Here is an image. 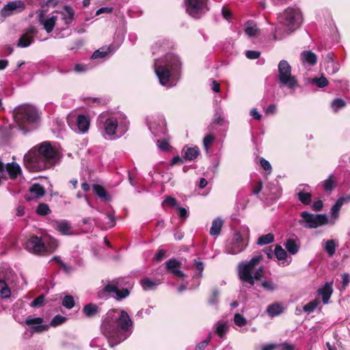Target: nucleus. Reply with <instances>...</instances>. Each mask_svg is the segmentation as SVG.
<instances>
[{
  "label": "nucleus",
  "instance_id": "nucleus-19",
  "mask_svg": "<svg viewBox=\"0 0 350 350\" xmlns=\"http://www.w3.org/2000/svg\"><path fill=\"white\" fill-rule=\"evenodd\" d=\"M200 150L198 146L187 147L183 150V159L188 161H194L200 155Z\"/></svg>",
  "mask_w": 350,
  "mask_h": 350
},
{
  "label": "nucleus",
  "instance_id": "nucleus-23",
  "mask_svg": "<svg viewBox=\"0 0 350 350\" xmlns=\"http://www.w3.org/2000/svg\"><path fill=\"white\" fill-rule=\"evenodd\" d=\"M327 60L325 64V70L329 75H334L339 70V64L333 60L332 54L329 53L327 55Z\"/></svg>",
  "mask_w": 350,
  "mask_h": 350
},
{
  "label": "nucleus",
  "instance_id": "nucleus-24",
  "mask_svg": "<svg viewBox=\"0 0 350 350\" xmlns=\"http://www.w3.org/2000/svg\"><path fill=\"white\" fill-rule=\"evenodd\" d=\"M6 171L8 172L10 178L14 180L16 178L21 174V169L19 165L16 163H10L5 165Z\"/></svg>",
  "mask_w": 350,
  "mask_h": 350
},
{
  "label": "nucleus",
  "instance_id": "nucleus-39",
  "mask_svg": "<svg viewBox=\"0 0 350 350\" xmlns=\"http://www.w3.org/2000/svg\"><path fill=\"white\" fill-rule=\"evenodd\" d=\"M323 187L325 191H332L334 189L336 183L333 175H330L327 179L323 181Z\"/></svg>",
  "mask_w": 350,
  "mask_h": 350
},
{
  "label": "nucleus",
  "instance_id": "nucleus-17",
  "mask_svg": "<svg viewBox=\"0 0 350 350\" xmlns=\"http://www.w3.org/2000/svg\"><path fill=\"white\" fill-rule=\"evenodd\" d=\"M333 282H327L318 290L319 294L321 295L322 301L324 304H327L333 293L332 288Z\"/></svg>",
  "mask_w": 350,
  "mask_h": 350
},
{
  "label": "nucleus",
  "instance_id": "nucleus-56",
  "mask_svg": "<svg viewBox=\"0 0 350 350\" xmlns=\"http://www.w3.org/2000/svg\"><path fill=\"white\" fill-rule=\"evenodd\" d=\"M260 164L264 170H265L269 174L271 172L272 167L267 160L264 158H261L260 159Z\"/></svg>",
  "mask_w": 350,
  "mask_h": 350
},
{
  "label": "nucleus",
  "instance_id": "nucleus-8",
  "mask_svg": "<svg viewBox=\"0 0 350 350\" xmlns=\"http://www.w3.org/2000/svg\"><path fill=\"white\" fill-rule=\"evenodd\" d=\"M186 12L193 18H200L208 10V0H184Z\"/></svg>",
  "mask_w": 350,
  "mask_h": 350
},
{
  "label": "nucleus",
  "instance_id": "nucleus-7",
  "mask_svg": "<svg viewBox=\"0 0 350 350\" xmlns=\"http://www.w3.org/2000/svg\"><path fill=\"white\" fill-rule=\"evenodd\" d=\"M301 217L302 220L299 221V224L307 228H316L328 222V217L325 214L314 215L309 212L304 211L301 213Z\"/></svg>",
  "mask_w": 350,
  "mask_h": 350
},
{
  "label": "nucleus",
  "instance_id": "nucleus-1",
  "mask_svg": "<svg viewBox=\"0 0 350 350\" xmlns=\"http://www.w3.org/2000/svg\"><path fill=\"white\" fill-rule=\"evenodd\" d=\"M118 309L109 310L104 318L101 325V332L107 339L110 347L120 344L125 338L122 337V332H128L133 327V323L129 314L122 310L118 317L115 314Z\"/></svg>",
  "mask_w": 350,
  "mask_h": 350
},
{
  "label": "nucleus",
  "instance_id": "nucleus-4",
  "mask_svg": "<svg viewBox=\"0 0 350 350\" xmlns=\"http://www.w3.org/2000/svg\"><path fill=\"white\" fill-rule=\"evenodd\" d=\"M278 19L280 23L286 26L291 31L299 28L302 22L301 13L299 10L290 7L279 15Z\"/></svg>",
  "mask_w": 350,
  "mask_h": 350
},
{
  "label": "nucleus",
  "instance_id": "nucleus-53",
  "mask_svg": "<svg viewBox=\"0 0 350 350\" xmlns=\"http://www.w3.org/2000/svg\"><path fill=\"white\" fill-rule=\"evenodd\" d=\"M194 267L199 271L198 275L201 277L204 269V265L200 258L194 259Z\"/></svg>",
  "mask_w": 350,
  "mask_h": 350
},
{
  "label": "nucleus",
  "instance_id": "nucleus-48",
  "mask_svg": "<svg viewBox=\"0 0 350 350\" xmlns=\"http://www.w3.org/2000/svg\"><path fill=\"white\" fill-rule=\"evenodd\" d=\"M234 323L239 327H243L247 324V319L241 314L237 313L234 317Z\"/></svg>",
  "mask_w": 350,
  "mask_h": 350
},
{
  "label": "nucleus",
  "instance_id": "nucleus-5",
  "mask_svg": "<svg viewBox=\"0 0 350 350\" xmlns=\"http://www.w3.org/2000/svg\"><path fill=\"white\" fill-rule=\"evenodd\" d=\"M278 78L280 82L290 89H295L298 86L295 76L291 75V66L286 60H281L278 64Z\"/></svg>",
  "mask_w": 350,
  "mask_h": 350
},
{
  "label": "nucleus",
  "instance_id": "nucleus-51",
  "mask_svg": "<svg viewBox=\"0 0 350 350\" xmlns=\"http://www.w3.org/2000/svg\"><path fill=\"white\" fill-rule=\"evenodd\" d=\"M345 105V101L342 98H336L332 103V107L336 111L344 107Z\"/></svg>",
  "mask_w": 350,
  "mask_h": 350
},
{
  "label": "nucleus",
  "instance_id": "nucleus-18",
  "mask_svg": "<svg viewBox=\"0 0 350 350\" xmlns=\"http://www.w3.org/2000/svg\"><path fill=\"white\" fill-rule=\"evenodd\" d=\"M285 308L282 303L275 302L269 304L266 309V312L271 318L282 314Z\"/></svg>",
  "mask_w": 350,
  "mask_h": 350
},
{
  "label": "nucleus",
  "instance_id": "nucleus-20",
  "mask_svg": "<svg viewBox=\"0 0 350 350\" xmlns=\"http://www.w3.org/2000/svg\"><path fill=\"white\" fill-rule=\"evenodd\" d=\"M92 189L95 195L100 198L103 201L108 202L111 200L110 195L102 185L94 184L92 185Z\"/></svg>",
  "mask_w": 350,
  "mask_h": 350
},
{
  "label": "nucleus",
  "instance_id": "nucleus-34",
  "mask_svg": "<svg viewBox=\"0 0 350 350\" xmlns=\"http://www.w3.org/2000/svg\"><path fill=\"white\" fill-rule=\"evenodd\" d=\"M299 200L305 205H309L312 202V194L310 193L301 191L297 193Z\"/></svg>",
  "mask_w": 350,
  "mask_h": 350
},
{
  "label": "nucleus",
  "instance_id": "nucleus-28",
  "mask_svg": "<svg viewBox=\"0 0 350 350\" xmlns=\"http://www.w3.org/2000/svg\"><path fill=\"white\" fill-rule=\"evenodd\" d=\"M57 20V17L56 16H52L51 18L41 21V23L44 26V29L47 33H51L53 30L56 25Z\"/></svg>",
  "mask_w": 350,
  "mask_h": 350
},
{
  "label": "nucleus",
  "instance_id": "nucleus-41",
  "mask_svg": "<svg viewBox=\"0 0 350 350\" xmlns=\"http://www.w3.org/2000/svg\"><path fill=\"white\" fill-rule=\"evenodd\" d=\"M109 53H110L109 47L107 48V49H105L104 48H101L100 49L95 51L93 53L91 58L92 59H97L99 57L103 58V57H106Z\"/></svg>",
  "mask_w": 350,
  "mask_h": 350
},
{
  "label": "nucleus",
  "instance_id": "nucleus-52",
  "mask_svg": "<svg viewBox=\"0 0 350 350\" xmlns=\"http://www.w3.org/2000/svg\"><path fill=\"white\" fill-rule=\"evenodd\" d=\"M157 146L162 151H169L170 150V145L166 139H159L157 140Z\"/></svg>",
  "mask_w": 350,
  "mask_h": 350
},
{
  "label": "nucleus",
  "instance_id": "nucleus-62",
  "mask_svg": "<svg viewBox=\"0 0 350 350\" xmlns=\"http://www.w3.org/2000/svg\"><path fill=\"white\" fill-rule=\"evenodd\" d=\"M218 297H219V291L215 289L213 291L211 297L208 299V303L212 305L217 304L218 302Z\"/></svg>",
  "mask_w": 350,
  "mask_h": 350
},
{
  "label": "nucleus",
  "instance_id": "nucleus-64",
  "mask_svg": "<svg viewBox=\"0 0 350 350\" xmlns=\"http://www.w3.org/2000/svg\"><path fill=\"white\" fill-rule=\"evenodd\" d=\"M278 347H280L281 350H295V346L287 342L278 344Z\"/></svg>",
  "mask_w": 350,
  "mask_h": 350
},
{
  "label": "nucleus",
  "instance_id": "nucleus-29",
  "mask_svg": "<svg viewBox=\"0 0 350 350\" xmlns=\"http://www.w3.org/2000/svg\"><path fill=\"white\" fill-rule=\"evenodd\" d=\"M223 226V221L219 218L214 219L212 222V226L210 229V234L211 236H217L220 234L221 227Z\"/></svg>",
  "mask_w": 350,
  "mask_h": 350
},
{
  "label": "nucleus",
  "instance_id": "nucleus-50",
  "mask_svg": "<svg viewBox=\"0 0 350 350\" xmlns=\"http://www.w3.org/2000/svg\"><path fill=\"white\" fill-rule=\"evenodd\" d=\"M318 304H319L318 301L312 300V301H310L309 303H308L307 304H306L304 306L303 310L304 312H312L317 308Z\"/></svg>",
  "mask_w": 350,
  "mask_h": 350
},
{
  "label": "nucleus",
  "instance_id": "nucleus-43",
  "mask_svg": "<svg viewBox=\"0 0 350 350\" xmlns=\"http://www.w3.org/2000/svg\"><path fill=\"white\" fill-rule=\"evenodd\" d=\"M228 326L226 323H218L216 327L215 332L220 338H224L227 332Z\"/></svg>",
  "mask_w": 350,
  "mask_h": 350
},
{
  "label": "nucleus",
  "instance_id": "nucleus-11",
  "mask_svg": "<svg viewBox=\"0 0 350 350\" xmlns=\"http://www.w3.org/2000/svg\"><path fill=\"white\" fill-rule=\"evenodd\" d=\"M26 8L25 3L21 0H16L8 2L0 11L1 17H8L14 13H19Z\"/></svg>",
  "mask_w": 350,
  "mask_h": 350
},
{
  "label": "nucleus",
  "instance_id": "nucleus-16",
  "mask_svg": "<svg viewBox=\"0 0 350 350\" xmlns=\"http://www.w3.org/2000/svg\"><path fill=\"white\" fill-rule=\"evenodd\" d=\"M37 33L35 27H29L26 32L23 34L17 43L18 47H27L33 42V37Z\"/></svg>",
  "mask_w": 350,
  "mask_h": 350
},
{
  "label": "nucleus",
  "instance_id": "nucleus-12",
  "mask_svg": "<svg viewBox=\"0 0 350 350\" xmlns=\"http://www.w3.org/2000/svg\"><path fill=\"white\" fill-rule=\"evenodd\" d=\"M100 123L103 124L105 133L109 136L116 134L118 127V120L114 117H107V114L101 113L98 118Z\"/></svg>",
  "mask_w": 350,
  "mask_h": 350
},
{
  "label": "nucleus",
  "instance_id": "nucleus-30",
  "mask_svg": "<svg viewBox=\"0 0 350 350\" xmlns=\"http://www.w3.org/2000/svg\"><path fill=\"white\" fill-rule=\"evenodd\" d=\"M56 230L62 234L67 235L70 234L71 226L66 221H61L57 223Z\"/></svg>",
  "mask_w": 350,
  "mask_h": 350
},
{
  "label": "nucleus",
  "instance_id": "nucleus-15",
  "mask_svg": "<svg viewBox=\"0 0 350 350\" xmlns=\"http://www.w3.org/2000/svg\"><path fill=\"white\" fill-rule=\"evenodd\" d=\"M170 64L159 65L155 67L154 71L162 85H166L172 76V72L169 68Z\"/></svg>",
  "mask_w": 350,
  "mask_h": 350
},
{
  "label": "nucleus",
  "instance_id": "nucleus-42",
  "mask_svg": "<svg viewBox=\"0 0 350 350\" xmlns=\"http://www.w3.org/2000/svg\"><path fill=\"white\" fill-rule=\"evenodd\" d=\"M312 82L314 83L317 87L321 88L326 87L329 84L326 77L323 75L321 77H316L312 79Z\"/></svg>",
  "mask_w": 350,
  "mask_h": 350
},
{
  "label": "nucleus",
  "instance_id": "nucleus-40",
  "mask_svg": "<svg viewBox=\"0 0 350 350\" xmlns=\"http://www.w3.org/2000/svg\"><path fill=\"white\" fill-rule=\"evenodd\" d=\"M275 257L279 260H285L287 257L286 252L280 245H276L274 250Z\"/></svg>",
  "mask_w": 350,
  "mask_h": 350
},
{
  "label": "nucleus",
  "instance_id": "nucleus-46",
  "mask_svg": "<svg viewBox=\"0 0 350 350\" xmlns=\"http://www.w3.org/2000/svg\"><path fill=\"white\" fill-rule=\"evenodd\" d=\"M143 288L146 291L152 289L156 286V283L149 278H144L140 282Z\"/></svg>",
  "mask_w": 350,
  "mask_h": 350
},
{
  "label": "nucleus",
  "instance_id": "nucleus-45",
  "mask_svg": "<svg viewBox=\"0 0 350 350\" xmlns=\"http://www.w3.org/2000/svg\"><path fill=\"white\" fill-rule=\"evenodd\" d=\"M118 288V284L115 281H112L105 285L103 288V293L110 294L111 293H116Z\"/></svg>",
  "mask_w": 350,
  "mask_h": 350
},
{
  "label": "nucleus",
  "instance_id": "nucleus-38",
  "mask_svg": "<svg viewBox=\"0 0 350 350\" xmlns=\"http://www.w3.org/2000/svg\"><path fill=\"white\" fill-rule=\"evenodd\" d=\"M215 139V136L212 133H209L204 136L203 139V146L206 151H208L210 148L212 146Z\"/></svg>",
  "mask_w": 350,
  "mask_h": 350
},
{
  "label": "nucleus",
  "instance_id": "nucleus-25",
  "mask_svg": "<svg viewBox=\"0 0 350 350\" xmlns=\"http://www.w3.org/2000/svg\"><path fill=\"white\" fill-rule=\"evenodd\" d=\"M78 129L83 133L88 131L90 127V120L85 115H79L77 120Z\"/></svg>",
  "mask_w": 350,
  "mask_h": 350
},
{
  "label": "nucleus",
  "instance_id": "nucleus-61",
  "mask_svg": "<svg viewBox=\"0 0 350 350\" xmlns=\"http://www.w3.org/2000/svg\"><path fill=\"white\" fill-rule=\"evenodd\" d=\"M165 255H166L165 250H162V249L158 250L154 257V260L157 262H161L165 257Z\"/></svg>",
  "mask_w": 350,
  "mask_h": 350
},
{
  "label": "nucleus",
  "instance_id": "nucleus-31",
  "mask_svg": "<svg viewBox=\"0 0 350 350\" xmlns=\"http://www.w3.org/2000/svg\"><path fill=\"white\" fill-rule=\"evenodd\" d=\"M345 204V200L343 198H338L334 205L331 208V215L332 217L336 219L339 216V211L342 207V206Z\"/></svg>",
  "mask_w": 350,
  "mask_h": 350
},
{
  "label": "nucleus",
  "instance_id": "nucleus-49",
  "mask_svg": "<svg viewBox=\"0 0 350 350\" xmlns=\"http://www.w3.org/2000/svg\"><path fill=\"white\" fill-rule=\"evenodd\" d=\"M45 297L43 294L39 295L31 302V306L33 308H40L43 306Z\"/></svg>",
  "mask_w": 350,
  "mask_h": 350
},
{
  "label": "nucleus",
  "instance_id": "nucleus-63",
  "mask_svg": "<svg viewBox=\"0 0 350 350\" xmlns=\"http://www.w3.org/2000/svg\"><path fill=\"white\" fill-rule=\"evenodd\" d=\"M178 215L179 217L183 220L186 219L188 217L187 211L185 208H183V207L178 208Z\"/></svg>",
  "mask_w": 350,
  "mask_h": 350
},
{
  "label": "nucleus",
  "instance_id": "nucleus-6",
  "mask_svg": "<svg viewBox=\"0 0 350 350\" xmlns=\"http://www.w3.org/2000/svg\"><path fill=\"white\" fill-rule=\"evenodd\" d=\"M262 259V256H256L253 257L247 263H239L238 269L239 277L240 280L243 282H247L251 285H254V281L253 275H252V272L254 271V267L260 262Z\"/></svg>",
  "mask_w": 350,
  "mask_h": 350
},
{
  "label": "nucleus",
  "instance_id": "nucleus-21",
  "mask_svg": "<svg viewBox=\"0 0 350 350\" xmlns=\"http://www.w3.org/2000/svg\"><path fill=\"white\" fill-rule=\"evenodd\" d=\"M59 13L62 16V20L64 21V24L67 26L71 25L75 18L74 10L69 5H64V11Z\"/></svg>",
  "mask_w": 350,
  "mask_h": 350
},
{
  "label": "nucleus",
  "instance_id": "nucleus-57",
  "mask_svg": "<svg viewBox=\"0 0 350 350\" xmlns=\"http://www.w3.org/2000/svg\"><path fill=\"white\" fill-rule=\"evenodd\" d=\"M163 206L164 204H167L168 206L171 207H174L177 205V200L175 198L172 196H167L165 199V200L162 203Z\"/></svg>",
  "mask_w": 350,
  "mask_h": 350
},
{
  "label": "nucleus",
  "instance_id": "nucleus-59",
  "mask_svg": "<svg viewBox=\"0 0 350 350\" xmlns=\"http://www.w3.org/2000/svg\"><path fill=\"white\" fill-rule=\"evenodd\" d=\"M245 55L250 59H256L260 57V53L257 51H246Z\"/></svg>",
  "mask_w": 350,
  "mask_h": 350
},
{
  "label": "nucleus",
  "instance_id": "nucleus-10",
  "mask_svg": "<svg viewBox=\"0 0 350 350\" xmlns=\"http://www.w3.org/2000/svg\"><path fill=\"white\" fill-rule=\"evenodd\" d=\"M25 248L34 254H40L46 250V247L41 237L32 235L25 243Z\"/></svg>",
  "mask_w": 350,
  "mask_h": 350
},
{
  "label": "nucleus",
  "instance_id": "nucleus-36",
  "mask_svg": "<svg viewBox=\"0 0 350 350\" xmlns=\"http://www.w3.org/2000/svg\"><path fill=\"white\" fill-rule=\"evenodd\" d=\"M36 212L39 215L46 216L49 215L51 213V211L47 204L40 203L38 205Z\"/></svg>",
  "mask_w": 350,
  "mask_h": 350
},
{
  "label": "nucleus",
  "instance_id": "nucleus-37",
  "mask_svg": "<svg viewBox=\"0 0 350 350\" xmlns=\"http://www.w3.org/2000/svg\"><path fill=\"white\" fill-rule=\"evenodd\" d=\"M336 243L334 240H328L325 243L324 250L329 256H332L336 252Z\"/></svg>",
  "mask_w": 350,
  "mask_h": 350
},
{
  "label": "nucleus",
  "instance_id": "nucleus-35",
  "mask_svg": "<svg viewBox=\"0 0 350 350\" xmlns=\"http://www.w3.org/2000/svg\"><path fill=\"white\" fill-rule=\"evenodd\" d=\"M11 295L10 289L7 283L0 280V297L2 298H8Z\"/></svg>",
  "mask_w": 350,
  "mask_h": 350
},
{
  "label": "nucleus",
  "instance_id": "nucleus-27",
  "mask_svg": "<svg viewBox=\"0 0 350 350\" xmlns=\"http://www.w3.org/2000/svg\"><path fill=\"white\" fill-rule=\"evenodd\" d=\"M29 191L31 194H33L34 198L38 199L45 195L46 191L43 186L39 183H35L29 188Z\"/></svg>",
  "mask_w": 350,
  "mask_h": 350
},
{
  "label": "nucleus",
  "instance_id": "nucleus-22",
  "mask_svg": "<svg viewBox=\"0 0 350 350\" xmlns=\"http://www.w3.org/2000/svg\"><path fill=\"white\" fill-rule=\"evenodd\" d=\"M82 312L87 318H92L100 313V308L96 304L90 303L83 306Z\"/></svg>",
  "mask_w": 350,
  "mask_h": 350
},
{
  "label": "nucleus",
  "instance_id": "nucleus-13",
  "mask_svg": "<svg viewBox=\"0 0 350 350\" xmlns=\"http://www.w3.org/2000/svg\"><path fill=\"white\" fill-rule=\"evenodd\" d=\"M165 270L168 273L172 274L178 278H184L186 274L181 270V262L176 258H170L165 262Z\"/></svg>",
  "mask_w": 350,
  "mask_h": 350
},
{
  "label": "nucleus",
  "instance_id": "nucleus-60",
  "mask_svg": "<svg viewBox=\"0 0 350 350\" xmlns=\"http://www.w3.org/2000/svg\"><path fill=\"white\" fill-rule=\"evenodd\" d=\"M262 182L258 181L254 185L252 186V192L254 195H258L262 190Z\"/></svg>",
  "mask_w": 350,
  "mask_h": 350
},
{
  "label": "nucleus",
  "instance_id": "nucleus-3",
  "mask_svg": "<svg viewBox=\"0 0 350 350\" xmlns=\"http://www.w3.org/2000/svg\"><path fill=\"white\" fill-rule=\"evenodd\" d=\"M13 118L19 129L27 133L31 125L39 122L40 113L34 106L23 104L14 109Z\"/></svg>",
  "mask_w": 350,
  "mask_h": 350
},
{
  "label": "nucleus",
  "instance_id": "nucleus-44",
  "mask_svg": "<svg viewBox=\"0 0 350 350\" xmlns=\"http://www.w3.org/2000/svg\"><path fill=\"white\" fill-rule=\"evenodd\" d=\"M62 305L68 309L72 308L75 305L74 297L72 295H66L62 300Z\"/></svg>",
  "mask_w": 350,
  "mask_h": 350
},
{
  "label": "nucleus",
  "instance_id": "nucleus-26",
  "mask_svg": "<svg viewBox=\"0 0 350 350\" xmlns=\"http://www.w3.org/2000/svg\"><path fill=\"white\" fill-rule=\"evenodd\" d=\"M301 57L305 62L310 66H314L317 62L316 54L311 51H304L301 54Z\"/></svg>",
  "mask_w": 350,
  "mask_h": 350
},
{
  "label": "nucleus",
  "instance_id": "nucleus-54",
  "mask_svg": "<svg viewBox=\"0 0 350 350\" xmlns=\"http://www.w3.org/2000/svg\"><path fill=\"white\" fill-rule=\"evenodd\" d=\"M258 31V29L256 25H247L245 29V33L250 37L256 36L257 35Z\"/></svg>",
  "mask_w": 350,
  "mask_h": 350
},
{
  "label": "nucleus",
  "instance_id": "nucleus-32",
  "mask_svg": "<svg viewBox=\"0 0 350 350\" xmlns=\"http://www.w3.org/2000/svg\"><path fill=\"white\" fill-rule=\"evenodd\" d=\"M274 239L275 237L273 234L268 233L267 234L259 237L256 243L260 245L269 244L274 241Z\"/></svg>",
  "mask_w": 350,
  "mask_h": 350
},
{
  "label": "nucleus",
  "instance_id": "nucleus-55",
  "mask_svg": "<svg viewBox=\"0 0 350 350\" xmlns=\"http://www.w3.org/2000/svg\"><path fill=\"white\" fill-rule=\"evenodd\" d=\"M116 295L117 296L116 299L118 300H121L129 296V291L127 288H122V290H119L118 288Z\"/></svg>",
  "mask_w": 350,
  "mask_h": 350
},
{
  "label": "nucleus",
  "instance_id": "nucleus-33",
  "mask_svg": "<svg viewBox=\"0 0 350 350\" xmlns=\"http://www.w3.org/2000/svg\"><path fill=\"white\" fill-rule=\"evenodd\" d=\"M285 247L291 254H295L299 250V246L296 243L295 241L292 239H287L285 243Z\"/></svg>",
  "mask_w": 350,
  "mask_h": 350
},
{
  "label": "nucleus",
  "instance_id": "nucleus-9",
  "mask_svg": "<svg viewBox=\"0 0 350 350\" xmlns=\"http://www.w3.org/2000/svg\"><path fill=\"white\" fill-rule=\"evenodd\" d=\"M248 242V236L244 238L239 232H236L226 245V251L230 254H237L246 249Z\"/></svg>",
  "mask_w": 350,
  "mask_h": 350
},
{
  "label": "nucleus",
  "instance_id": "nucleus-2",
  "mask_svg": "<svg viewBox=\"0 0 350 350\" xmlns=\"http://www.w3.org/2000/svg\"><path fill=\"white\" fill-rule=\"evenodd\" d=\"M59 159L57 150L45 141L34 146L24 156V165L31 172L43 171L55 165Z\"/></svg>",
  "mask_w": 350,
  "mask_h": 350
},
{
  "label": "nucleus",
  "instance_id": "nucleus-47",
  "mask_svg": "<svg viewBox=\"0 0 350 350\" xmlns=\"http://www.w3.org/2000/svg\"><path fill=\"white\" fill-rule=\"evenodd\" d=\"M66 321V317H63V316H62L60 314H57L51 320V321L50 323V325L52 326V327H56V326H58L59 325H62Z\"/></svg>",
  "mask_w": 350,
  "mask_h": 350
},
{
  "label": "nucleus",
  "instance_id": "nucleus-58",
  "mask_svg": "<svg viewBox=\"0 0 350 350\" xmlns=\"http://www.w3.org/2000/svg\"><path fill=\"white\" fill-rule=\"evenodd\" d=\"M211 339V336H208L204 340L199 342L196 347V350H204L207 347Z\"/></svg>",
  "mask_w": 350,
  "mask_h": 350
},
{
  "label": "nucleus",
  "instance_id": "nucleus-14",
  "mask_svg": "<svg viewBox=\"0 0 350 350\" xmlns=\"http://www.w3.org/2000/svg\"><path fill=\"white\" fill-rule=\"evenodd\" d=\"M44 319L41 317L31 318L27 317L25 323L27 325H31L30 332L31 333H42L47 331L49 328V325H42Z\"/></svg>",
  "mask_w": 350,
  "mask_h": 350
}]
</instances>
